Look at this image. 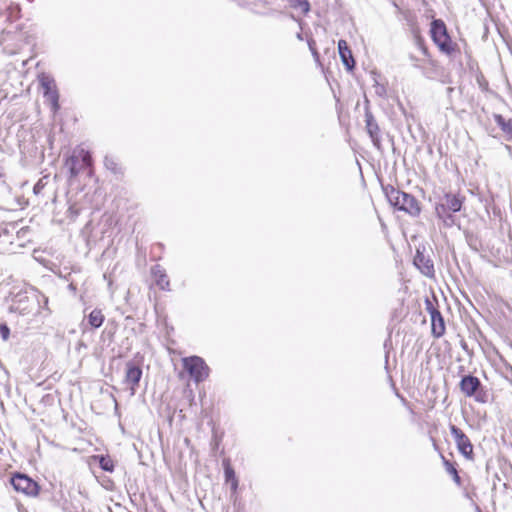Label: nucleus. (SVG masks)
Wrapping results in <instances>:
<instances>
[{
	"label": "nucleus",
	"mask_w": 512,
	"mask_h": 512,
	"mask_svg": "<svg viewBox=\"0 0 512 512\" xmlns=\"http://www.w3.org/2000/svg\"><path fill=\"white\" fill-rule=\"evenodd\" d=\"M384 190L389 203L393 207L404 211L411 216H418L420 214L421 209L414 196L392 186H388Z\"/></svg>",
	"instance_id": "nucleus-1"
},
{
	"label": "nucleus",
	"mask_w": 512,
	"mask_h": 512,
	"mask_svg": "<svg viewBox=\"0 0 512 512\" xmlns=\"http://www.w3.org/2000/svg\"><path fill=\"white\" fill-rule=\"evenodd\" d=\"M430 33L433 42L442 53L452 55L455 52L456 44L451 40L443 20H433L431 23Z\"/></svg>",
	"instance_id": "nucleus-2"
},
{
	"label": "nucleus",
	"mask_w": 512,
	"mask_h": 512,
	"mask_svg": "<svg viewBox=\"0 0 512 512\" xmlns=\"http://www.w3.org/2000/svg\"><path fill=\"white\" fill-rule=\"evenodd\" d=\"M92 164L91 155L84 148H76L72 155L65 161V167L69 170L70 178L77 177L85 169H89Z\"/></svg>",
	"instance_id": "nucleus-3"
},
{
	"label": "nucleus",
	"mask_w": 512,
	"mask_h": 512,
	"mask_svg": "<svg viewBox=\"0 0 512 512\" xmlns=\"http://www.w3.org/2000/svg\"><path fill=\"white\" fill-rule=\"evenodd\" d=\"M183 368L188 372L190 378L195 383L205 381L210 373V368L204 359L199 356H189L182 358Z\"/></svg>",
	"instance_id": "nucleus-4"
},
{
	"label": "nucleus",
	"mask_w": 512,
	"mask_h": 512,
	"mask_svg": "<svg viewBox=\"0 0 512 512\" xmlns=\"http://www.w3.org/2000/svg\"><path fill=\"white\" fill-rule=\"evenodd\" d=\"M39 84L43 89V95L46 101L51 105V110L56 113L59 108V93L53 77L47 74H41L39 76Z\"/></svg>",
	"instance_id": "nucleus-5"
},
{
	"label": "nucleus",
	"mask_w": 512,
	"mask_h": 512,
	"mask_svg": "<svg viewBox=\"0 0 512 512\" xmlns=\"http://www.w3.org/2000/svg\"><path fill=\"white\" fill-rule=\"evenodd\" d=\"M450 432L454 438L459 452L467 459L473 455V445L466 434L455 425H450Z\"/></svg>",
	"instance_id": "nucleus-6"
},
{
	"label": "nucleus",
	"mask_w": 512,
	"mask_h": 512,
	"mask_svg": "<svg viewBox=\"0 0 512 512\" xmlns=\"http://www.w3.org/2000/svg\"><path fill=\"white\" fill-rule=\"evenodd\" d=\"M11 484L16 491L26 495L34 496L38 493L37 483L24 474H15L11 478Z\"/></svg>",
	"instance_id": "nucleus-7"
},
{
	"label": "nucleus",
	"mask_w": 512,
	"mask_h": 512,
	"mask_svg": "<svg viewBox=\"0 0 512 512\" xmlns=\"http://www.w3.org/2000/svg\"><path fill=\"white\" fill-rule=\"evenodd\" d=\"M427 310L431 317V328L434 337L439 338L445 332V323L441 313L432 305V302L427 300Z\"/></svg>",
	"instance_id": "nucleus-8"
},
{
	"label": "nucleus",
	"mask_w": 512,
	"mask_h": 512,
	"mask_svg": "<svg viewBox=\"0 0 512 512\" xmlns=\"http://www.w3.org/2000/svg\"><path fill=\"white\" fill-rule=\"evenodd\" d=\"M142 377V370L134 363H127L125 382L131 386V395H134L136 386Z\"/></svg>",
	"instance_id": "nucleus-9"
},
{
	"label": "nucleus",
	"mask_w": 512,
	"mask_h": 512,
	"mask_svg": "<svg viewBox=\"0 0 512 512\" xmlns=\"http://www.w3.org/2000/svg\"><path fill=\"white\" fill-rule=\"evenodd\" d=\"M463 199L454 194H445L442 202L437 204L436 207H443L446 211L456 213L462 208Z\"/></svg>",
	"instance_id": "nucleus-10"
},
{
	"label": "nucleus",
	"mask_w": 512,
	"mask_h": 512,
	"mask_svg": "<svg viewBox=\"0 0 512 512\" xmlns=\"http://www.w3.org/2000/svg\"><path fill=\"white\" fill-rule=\"evenodd\" d=\"M415 266L427 277L434 276V265L432 261L424 256L419 250L414 257Z\"/></svg>",
	"instance_id": "nucleus-11"
},
{
	"label": "nucleus",
	"mask_w": 512,
	"mask_h": 512,
	"mask_svg": "<svg viewBox=\"0 0 512 512\" xmlns=\"http://www.w3.org/2000/svg\"><path fill=\"white\" fill-rule=\"evenodd\" d=\"M31 302L33 305L37 304L38 310L37 313L46 317L50 314V309L48 308V297L44 294L33 290L31 292Z\"/></svg>",
	"instance_id": "nucleus-12"
},
{
	"label": "nucleus",
	"mask_w": 512,
	"mask_h": 512,
	"mask_svg": "<svg viewBox=\"0 0 512 512\" xmlns=\"http://www.w3.org/2000/svg\"><path fill=\"white\" fill-rule=\"evenodd\" d=\"M338 52L344 66L348 70H352L355 66V61L353 59L352 52L349 49L348 44L345 40H339Z\"/></svg>",
	"instance_id": "nucleus-13"
},
{
	"label": "nucleus",
	"mask_w": 512,
	"mask_h": 512,
	"mask_svg": "<svg viewBox=\"0 0 512 512\" xmlns=\"http://www.w3.org/2000/svg\"><path fill=\"white\" fill-rule=\"evenodd\" d=\"M480 386V381L477 377L468 375L462 378L460 382L461 391L466 396H472Z\"/></svg>",
	"instance_id": "nucleus-14"
},
{
	"label": "nucleus",
	"mask_w": 512,
	"mask_h": 512,
	"mask_svg": "<svg viewBox=\"0 0 512 512\" xmlns=\"http://www.w3.org/2000/svg\"><path fill=\"white\" fill-rule=\"evenodd\" d=\"M365 122H366V129L368 134L370 135L372 141L374 144H377L379 142V127L376 123L373 115L370 112H366L365 114Z\"/></svg>",
	"instance_id": "nucleus-15"
},
{
	"label": "nucleus",
	"mask_w": 512,
	"mask_h": 512,
	"mask_svg": "<svg viewBox=\"0 0 512 512\" xmlns=\"http://www.w3.org/2000/svg\"><path fill=\"white\" fill-rule=\"evenodd\" d=\"M152 275L154 276L156 284L157 286H159L160 289L169 290V280L167 278L165 270L161 266H154L152 268Z\"/></svg>",
	"instance_id": "nucleus-16"
},
{
	"label": "nucleus",
	"mask_w": 512,
	"mask_h": 512,
	"mask_svg": "<svg viewBox=\"0 0 512 512\" xmlns=\"http://www.w3.org/2000/svg\"><path fill=\"white\" fill-rule=\"evenodd\" d=\"M435 212L445 227L458 225L457 218L452 212L446 211L443 207H435Z\"/></svg>",
	"instance_id": "nucleus-17"
},
{
	"label": "nucleus",
	"mask_w": 512,
	"mask_h": 512,
	"mask_svg": "<svg viewBox=\"0 0 512 512\" xmlns=\"http://www.w3.org/2000/svg\"><path fill=\"white\" fill-rule=\"evenodd\" d=\"M223 465H224L225 480L227 483H230L232 491L235 492L238 487V480L236 478L235 471L230 466V463L228 460H224Z\"/></svg>",
	"instance_id": "nucleus-18"
},
{
	"label": "nucleus",
	"mask_w": 512,
	"mask_h": 512,
	"mask_svg": "<svg viewBox=\"0 0 512 512\" xmlns=\"http://www.w3.org/2000/svg\"><path fill=\"white\" fill-rule=\"evenodd\" d=\"M494 120L501 130L506 134L507 140H512V119L505 120L500 114L494 115Z\"/></svg>",
	"instance_id": "nucleus-19"
},
{
	"label": "nucleus",
	"mask_w": 512,
	"mask_h": 512,
	"mask_svg": "<svg viewBox=\"0 0 512 512\" xmlns=\"http://www.w3.org/2000/svg\"><path fill=\"white\" fill-rule=\"evenodd\" d=\"M25 301H31V294L18 295L17 299L14 300L13 309L23 315L29 314L32 311V309L26 306V304H24Z\"/></svg>",
	"instance_id": "nucleus-20"
},
{
	"label": "nucleus",
	"mask_w": 512,
	"mask_h": 512,
	"mask_svg": "<svg viewBox=\"0 0 512 512\" xmlns=\"http://www.w3.org/2000/svg\"><path fill=\"white\" fill-rule=\"evenodd\" d=\"M104 315L100 309H94L88 315V323L92 328H99L104 322Z\"/></svg>",
	"instance_id": "nucleus-21"
},
{
	"label": "nucleus",
	"mask_w": 512,
	"mask_h": 512,
	"mask_svg": "<svg viewBox=\"0 0 512 512\" xmlns=\"http://www.w3.org/2000/svg\"><path fill=\"white\" fill-rule=\"evenodd\" d=\"M99 463L104 471L112 472L114 469L113 461L109 457L101 456Z\"/></svg>",
	"instance_id": "nucleus-22"
},
{
	"label": "nucleus",
	"mask_w": 512,
	"mask_h": 512,
	"mask_svg": "<svg viewBox=\"0 0 512 512\" xmlns=\"http://www.w3.org/2000/svg\"><path fill=\"white\" fill-rule=\"evenodd\" d=\"M444 464H445L446 471L450 475L453 476V480L459 485L460 484V477L458 475V472H457L456 468L449 461H445Z\"/></svg>",
	"instance_id": "nucleus-23"
},
{
	"label": "nucleus",
	"mask_w": 512,
	"mask_h": 512,
	"mask_svg": "<svg viewBox=\"0 0 512 512\" xmlns=\"http://www.w3.org/2000/svg\"><path fill=\"white\" fill-rule=\"evenodd\" d=\"M294 7L299 8L303 13H307L310 9V5L307 0H294Z\"/></svg>",
	"instance_id": "nucleus-24"
},
{
	"label": "nucleus",
	"mask_w": 512,
	"mask_h": 512,
	"mask_svg": "<svg viewBox=\"0 0 512 512\" xmlns=\"http://www.w3.org/2000/svg\"><path fill=\"white\" fill-rule=\"evenodd\" d=\"M10 335V329L6 324H0V336L1 338L6 341L8 340Z\"/></svg>",
	"instance_id": "nucleus-25"
},
{
	"label": "nucleus",
	"mask_w": 512,
	"mask_h": 512,
	"mask_svg": "<svg viewBox=\"0 0 512 512\" xmlns=\"http://www.w3.org/2000/svg\"><path fill=\"white\" fill-rule=\"evenodd\" d=\"M416 44L424 54H427V48L425 47L424 42L420 36H416Z\"/></svg>",
	"instance_id": "nucleus-26"
},
{
	"label": "nucleus",
	"mask_w": 512,
	"mask_h": 512,
	"mask_svg": "<svg viewBox=\"0 0 512 512\" xmlns=\"http://www.w3.org/2000/svg\"><path fill=\"white\" fill-rule=\"evenodd\" d=\"M4 176V169L2 167H0V178H2Z\"/></svg>",
	"instance_id": "nucleus-27"
}]
</instances>
